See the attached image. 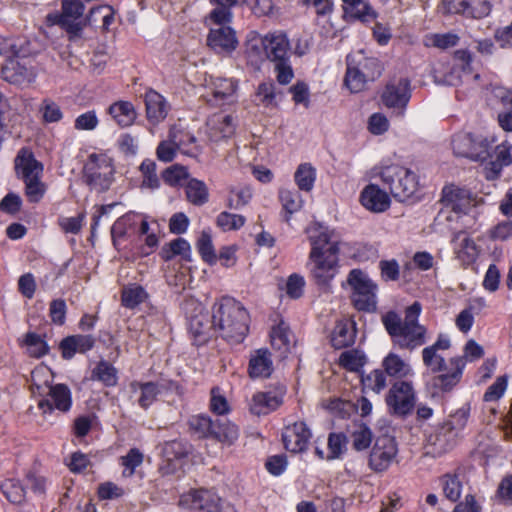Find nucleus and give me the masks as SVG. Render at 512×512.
<instances>
[{"instance_id":"423d86ee","label":"nucleus","mask_w":512,"mask_h":512,"mask_svg":"<svg viewBox=\"0 0 512 512\" xmlns=\"http://www.w3.org/2000/svg\"><path fill=\"white\" fill-rule=\"evenodd\" d=\"M115 167L112 158L104 153H92L84 165L86 183L98 192L107 191L114 182Z\"/></svg>"},{"instance_id":"8fccbe9b","label":"nucleus","mask_w":512,"mask_h":512,"mask_svg":"<svg viewBox=\"0 0 512 512\" xmlns=\"http://www.w3.org/2000/svg\"><path fill=\"white\" fill-rule=\"evenodd\" d=\"M157 165L152 159L142 161L139 170L142 175L141 188L148 190H156L160 187V179L156 173Z\"/></svg>"},{"instance_id":"49530a36","label":"nucleus","mask_w":512,"mask_h":512,"mask_svg":"<svg viewBox=\"0 0 512 512\" xmlns=\"http://www.w3.org/2000/svg\"><path fill=\"white\" fill-rule=\"evenodd\" d=\"M185 193L188 201L196 206H202L208 202L209 193L203 181L192 178L185 186Z\"/></svg>"},{"instance_id":"79ce46f5","label":"nucleus","mask_w":512,"mask_h":512,"mask_svg":"<svg viewBox=\"0 0 512 512\" xmlns=\"http://www.w3.org/2000/svg\"><path fill=\"white\" fill-rule=\"evenodd\" d=\"M53 377L46 366H38L31 372V390L34 395L44 396L52 387Z\"/></svg>"},{"instance_id":"6ab92c4d","label":"nucleus","mask_w":512,"mask_h":512,"mask_svg":"<svg viewBox=\"0 0 512 512\" xmlns=\"http://www.w3.org/2000/svg\"><path fill=\"white\" fill-rule=\"evenodd\" d=\"M448 13L463 14L472 18H484L491 12L489 0H443Z\"/></svg>"},{"instance_id":"052dcab7","label":"nucleus","mask_w":512,"mask_h":512,"mask_svg":"<svg viewBox=\"0 0 512 512\" xmlns=\"http://www.w3.org/2000/svg\"><path fill=\"white\" fill-rule=\"evenodd\" d=\"M115 11L110 5H100L92 8L86 17L87 23L92 25L97 23V15H101V28L108 30L114 22Z\"/></svg>"},{"instance_id":"5701e85b","label":"nucleus","mask_w":512,"mask_h":512,"mask_svg":"<svg viewBox=\"0 0 512 512\" xmlns=\"http://www.w3.org/2000/svg\"><path fill=\"white\" fill-rule=\"evenodd\" d=\"M442 202L456 213H467L474 205L471 192L456 186H447L443 189Z\"/></svg>"},{"instance_id":"13d9d810","label":"nucleus","mask_w":512,"mask_h":512,"mask_svg":"<svg viewBox=\"0 0 512 512\" xmlns=\"http://www.w3.org/2000/svg\"><path fill=\"white\" fill-rule=\"evenodd\" d=\"M214 426L215 421H212L211 418L206 415H194L189 419L190 429L200 438L212 437V433L215 429Z\"/></svg>"},{"instance_id":"58836bf2","label":"nucleus","mask_w":512,"mask_h":512,"mask_svg":"<svg viewBox=\"0 0 512 512\" xmlns=\"http://www.w3.org/2000/svg\"><path fill=\"white\" fill-rule=\"evenodd\" d=\"M38 114L43 124H56L63 120L64 112L61 106L52 98L42 99L38 106Z\"/></svg>"},{"instance_id":"b1692460","label":"nucleus","mask_w":512,"mask_h":512,"mask_svg":"<svg viewBox=\"0 0 512 512\" xmlns=\"http://www.w3.org/2000/svg\"><path fill=\"white\" fill-rule=\"evenodd\" d=\"M2 78L12 84H22L31 82L35 78V74L26 62L18 58H9L1 69Z\"/></svg>"},{"instance_id":"a18cd8bd","label":"nucleus","mask_w":512,"mask_h":512,"mask_svg":"<svg viewBox=\"0 0 512 512\" xmlns=\"http://www.w3.org/2000/svg\"><path fill=\"white\" fill-rule=\"evenodd\" d=\"M279 200L285 211V220L288 222L292 214L301 210L303 199L296 190L281 189L279 191Z\"/></svg>"},{"instance_id":"4468645a","label":"nucleus","mask_w":512,"mask_h":512,"mask_svg":"<svg viewBox=\"0 0 512 512\" xmlns=\"http://www.w3.org/2000/svg\"><path fill=\"white\" fill-rule=\"evenodd\" d=\"M397 453V444L392 436H379L370 452L369 466L374 471H384L392 464Z\"/></svg>"},{"instance_id":"6e6d98bb","label":"nucleus","mask_w":512,"mask_h":512,"mask_svg":"<svg viewBox=\"0 0 512 512\" xmlns=\"http://www.w3.org/2000/svg\"><path fill=\"white\" fill-rule=\"evenodd\" d=\"M421 354L423 364L431 374H436L446 368L447 361L440 354V351L435 350L433 347L426 346Z\"/></svg>"},{"instance_id":"4c0bfd02","label":"nucleus","mask_w":512,"mask_h":512,"mask_svg":"<svg viewBox=\"0 0 512 512\" xmlns=\"http://www.w3.org/2000/svg\"><path fill=\"white\" fill-rule=\"evenodd\" d=\"M20 346L26 348L30 357L41 358L49 353V345L44 336L35 332H27L20 341Z\"/></svg>"},{"instance_id":"ea45409f","label":"nucleus","mask_w":512,"mask_h":512,"mask_svg":"<svg viewBox=\"0 0 512 512\" xmlns=\"http://www.w3.org/2000/svg\"><path fill=\"white\" fill-rule=\"evenodd\" d=\"M138 222L140 223V235L146 236L149 233H151L148 221L141 215L134 212H130L117 219V221L114 223L112 227V234L114 235L118 233L119 235H122L126 233L127 226H132L134 224H137Z\"/></svg>"},{"instance_id":"09e8293b","label":"nucleus","mask_w":512,"mask_h":512,"mask_svg":"<svg viewBox=\"0 0 512 512\" xmlns=\"http://www.w3.org/2000/svg\"><path fill=\"white\" fill-rule=\"evenodd\" d=\"M212 437L218 441L232 445L239 437L238 427L229 420H216Z\"/></svg>"},{"instance_id":"20e7f679","label":"nucleus","mask_w":512,"mask_h":512,"mask_svg":"<svg viewBox=\"0 0 512 512\" xmlns=\"http://www.w3.org/2000/svg\"><path fill=\"white\" fill-rule=\"evenodd\" d=\"M351 288V302L358 311L373 313L377 310L378 285L361 269H352L347 276Z\"/></svg>"},{"instance_id":"c9c22d12","label":"nucleus","mask_w":512,"mask_h":512,"mask_svg":"<svg viewBox=\"0 0 512 512\" xmlns=\"http://www.w3.org/2000/svg\"><path fill=\"white\" fill-rule=\"evenodd\" d=\"M108 113L113 120L121 127L131 126L137 113L133 104L129 101H117L109 106Z\"/></svg>"},{"instance_id":"393cba45","label":"nucleus","mask_w":512,"mask_h":512,"mask_svg":"<svg viewBox=\"0 0 512 512\" xmlns=\"http://www.w3.org/2000/svg\"><path fill=\"white\" fill-rule=\"evenodd\" d=\"M266 58L271 62L290 58V42L285 33L272 32L265 35Z\"/></svg>"},{"instance_id":"bf43d9fd","label":"nucleus","mask_w":512,"mask_h":512,"mask_svg":"<svg viewBox=\"0 0 512 512\" xmlns=\"http://www.w3.org/2000/svg\"><path fill=\"white\" fill-rule=\"evenodd\" d=\"M181 256L185 260L191 258V246L184 238H177L169 243L168 249L164 248L162 257L164 260H171L175 256Z\"/></svg>"},{"instance_id":"dca6fc26","label":"nucleus","mask_w":512,"mask_h":512,"mask_svg":"<svg viewBox=\"0 0 512 512\" xmlns=\"http://www.w3.org/2000/svg\"><path fill=\"white\" fill-rule=\"evenodd\" d=\"M286 393L284 386H278L265 392H257L252 396L250 411L255 415H266L276 410L283 403Z\"/></svg>"},{"instance_id":"2eb2a0df","label":"nucleus","mask_w":512,"mask_h":512,"mask_svg":"<svg viewBox=\"0 0 512 512\" xmlns=\"http://www.w3.org/2000/svg\"><path fill=\"white\" fill-rule=\"evenodd\" d=\"M312 433L305 422H295L284 428L282 441L286 450L302 453L307 450Z\"/></svg>"},{"instance_id":"9d476101","label":"nucleus","mask_w":512,"mask_h":512,"mask_svg":"<svg viewBox=\"0 0 512 512\" xmlns=\"http://www.w3.org/2000/svg\"><path fill=\"white\" fill-rule=\"evenodd\" d=\"M85 6L81 0H62L61 13L49 14L48 22L53 25H60L70 35V40L80 37L81 31L87 23L83 19Z\"/></svg>"},{"instance_id":"f3484780","label":"nucleus","mask_w":512,"mask_h":512,"mask_svg":"<svg viewBox=\"0 0 512 512\" xmlns=\"http://www.w3.org/2000/svg\"><path fill=\"white\" fill-rule=\"evenodd\" d=\"M207 45L218 54H230L237 48L238 40L230 26L210 27Z\"/></svg>"},{"instance_id":"aec40b11","label":"nucleus","mask_w":512,"mask_h":512,"mask_svg":"<svg viewBox=\"0 0 512 512\" xmlns=\"http://www.w3.org/2000/svg\"><path fill=\"white\" fill-rule=\"evenodd\" d=\"M235 131L233 118L222 113L214 114L206 123V134L211 143L219 144L230 138Z\"/></svg>"},{"instance_id":"864d4df0","label":"nucleus","mask_w":512,"mask_h":512,"mask_svg":"<svg viewBox=\"0 0 512 512\" xmlns=\"http://www.w3.org/2000/svg\"><path fill=\"white\" fill-rule=\"evenodd\" d=\"M148 297L147 292L140 285H130L122 291V305L128 309H133L143 303Z\"/></svg>"},{"instance_id":"f8f14e48","label":"nucleus","mask_w":512,"mask_h":512,"mask_svg":"<svg viewBox=\"0 0 512 512\" xmlns=\"http://www.w3.org/2000/svg\"><path fill=\"white\" fill-rule=\"evenodd\" d=\"M491 144L492 142L487 137L467 132H459L452 138L454 154L474 161L486 160Z\"/></svg>"},{"instance_id":"f704fd0d","label":"nucleus","mask_w":512,"mask_h":512,"mask_svg":"<svg viewBox=\"0 0 512 512\" xmlns=\"http://www.w3.org/2000/svg\"><path fill=\"white\" fill-rule=\"evenodd\" d=\"M345 14L362 22H370L377 16L367 0H342Z\"/></svg>"},{"instance_id":"7c9ffc66","label":"nucleus","mask_w":512,"mask_h":512,"mask_svg":"<svg viewBox=\"0 0 512 512\" xmlns=\"http://www.w3.org/2000/svg\"><path fill=\"white\" fill-rule=\"evenodd\" d=\"M356 338L355 322L338 321L331 334V344L335 349H343L354 344Z\"/></svg>"},{"instance_id":"f257e3e1","label":"nucleus","mask_w":512,"mask_h":512,"mask_svg":"<svg viewBox=\"0 0 512 512\" xmlns=\"http://www.w3.org/2000/svg\"><path fill=\"white\" fill-rule=\"evenodd\" d=\"M311 244L307 263L310 277L318 285L327 287L339 272L340 239L335 230L319 222L305 230Z\"/></svg>"},{"instance_id":"bb28decb","label":"nucleus","mask_w":512,"mask_h":512,"mask_svg":"<svg viewBox=\"0 0 512 512\" xmlns=\"http://www.w3.org/2000/svg\"><path fill=\"white\" fill-rule=\"evenodd\" d=\"M360 201L366 209L376 213L384 212L390 206L388 194L375 184H370L363 189Z\"/></svg>"},{"instance_id":"a19ab883","label":"nucleus","mask_w":512,"mask_h":512,"mask_svg":"<svg viewBox=\"0 0 512 512\" xmlns=\"http://www.w3.org/2000/svg\"><path fill=\"white\" fill-rule=\"evenodd\" d=\"M133 392H139L138 403L143 409L149 408L157 399L160 393V385L154 382H137L134 381L130 384Z\"/></svg>"},{"instance_id":"603ef678","label":"nucleus","mask_w":512,"mask_h":512,"mask_svg":"<svg viewBox=\"0 0 512 512\" xmlns=\"http://www.w3.org/2000/svg\"><path fill=\"white\" fill-rule=\"evenodd\" d=\"M253 192L249 186H238L229 189L227 197V206L231 209H241L245 207L252 199Z\"/></svg>"},{"instance_id":"37998d69","label":"nucleus","mask_w":512,"mask_h":512,"mask_svg":"<svg viewBox=\"0 0 512 512\" xmlns=\"http://www.w3.org/2000/svg\"><path fill=\"white\" fill-rule=\"evenodd\" d=\"M270 338L272 346L283 353L289 351L293 342V335L284 321H280L272 328Z\"/></svg>"},{"instance_id":"3c124183","label":"nucleus","mask_w":512,"mask_h":512,"mask_svg":"<svg viewBox=\"0 0 512 512\" xmlns=\"http://www.w3.org/2000/svg\"><path fill=\"white\" fill-rule=\"evenodd\" d=\"M298 188L309 192L313 189L316 180V169L309 163L300 164L294 175Z\"/></svg>"},{"instance_id":"0e129e2a","label":"nucleus","mask_w":512,"mask_h":512,"mask_svg":"<svg viewBox=\"0 0 512 512\" xmlns=\"http://www.w3.org/2000/svg\"><path fill=\"white\" fill-rule=\"evenodd\" d=\"M459 37L454 33H433L425 36L424 44L427 47H436L439 49H448L458 44Z\"/></svg>"},{"instance_id":"2f4dec72","label":"nucleus","mask_w":512,"mask_h":512,"mask_svg":"<svg viewBox=\"0 0 512 512\" xmlns=\"http://www.w3.org/2000/svg\"><path fill=\"white\" fill-rule=\"evenodd\" d=\"M145 105L147 118L153 124H157L166 118L168 114L167 104L164 97L158 92L154 90L147 91Z\"/></svg>"},{"instance_id":"6e6552de","label":"nucleus","mask_w":512,"mask_h":512,"mask_svg":"<svg viewBox=\"0 0 512 512\" xmlns=\"http://www.w3.org/2000/svg\"><path fill=\"white\" fill-rule=\"evenodd\" d=\"M417 393L413 382L409 380L396 381L388 390L385 402L390 415L406 418L415 409Z\"/></svg>"},{"instance_id":"1a4fd4ad","label":"nucleus","mask_w":512,"mask_h":512,"mask_svg":"<svg viewBox=\"0 0 512 512\" xmlns=\"http://www.w3.org/2000/svg\"><path fill=\"white\" fill-rule=\"evenodd\" d=\"M182 309L188 320L189 332L199 342H205L211 331H216L213 323V317L209 316L205 306L196 298L187 297L183 304Z\"/></svg>"},{"instance_id":"72a5a7b5","label":"nucleus","mask_w":512,"mask_h":512,"mask_svg":"<svg viewBox=\"0 0 512 512\" xmlns=\"http://www.w3.org/2000/svg\"><path fill=\"white\" fill-rule=\"evenodd\" d=\"M171 139L178 144V151L187 156L197 157L201 152L196 137L179 126L171 128Z\"/></svg>"},{"instance_id":"5fc2aeb1","label":"nucleus","mask_w":512,"mask_h":512,"mask_svg":"<svg viewBox=\"0 0 512 512\" xmlns=\"http://www.w3.org/2000/svg\"><path fill=\"white\" fill-rule=\"evenodd\" d=\"M1 490L4 496L13 504H21L26 497V490L19 480L10 478L1 484Z\"/></svg>"},{"instance_id":"f03ea898","label":"nucleus","mask_w":512,"mask_h":512,"mask_svg":"<svg viewBox=\"0 0 512 512\" xmlns=\"http://www.w3.org/2000/svg\"><path fill=\"white\" fill-rule=\"evenodd\" d=\"M421 312V303L415 301L406 307L404 319L394 311L382 316V324L394 345L413 351L427 342V328L419 323Z\"/></svg>"},{"instance_id":"c85d7f7f","label":"nucleus","mask_w":512,"mask_h":512,"mask_svg":"<svg viewBox=\"0 0 512 512\" xmlns=\"http://www.w3.org/2000/svg\"><path fill=\"white\" fill-rule=\"evenodd\" d=\"M382 368L387 376L397 379H404L415 375L410 363L393 351L389 352L383 358Z\"/></svg>"},{"instance_id":"0eeeda50","label":"nucleus","mask_w":512,"mask_h":512,"mask_svg":"<svg viewBox=\"0 0 512 512\" xmlns=\"http://www.w3.org/2000/svg\"><path fill=\"white\" fill-rule=\"evenodd\" d=\"M204 93L205 101L215 107L232 105L238 100L239 82L234 78L205 76Z\"/></svg>"},{"instance_id":"e433bc0d","label":"nucleus","mask_w":512,"mask_h":512,"mask_svg":"<svg viewBox=\"0 0 512 512\" xmlns=\"http://www.w3.org/2000/svg\"><path fill=\"white\" fill-rule=\"evenodd\" d=\"M452 242L455 243L454 249L459 259L467 263L475 260L478 254L477 246L465 232H457Z\"/></svg>"},{"instance_id":"e2e57ef3","label":"nucleus","mask_w":512,"mask_h":512,"mask_svg":"<svg viewBox=\"0 0 512 512\" xmlns=\"http://www.w3.org/2000/svg\"><path fill=\"white\" fill-rule=\"evenodd\" d=\"M470 415V407L468 405L462 406L450 415L449 419L443 424L451 432H455L458 437L459 433L466 427Z\"/></svg>"},{"instance_id":"338daca9","label":"nucleus","mask_w":512,"mask_h":512,"mask_svg":"<svg viewBox=\"0 0 512 512\" xmlns=\"http://www.w3.org/2000/svg\"><path fill=\"white\" fill-rule=\"evenodd\" d=\"M348 439L343 433H330L326 460L339 459L345 453Z\"/></svg>"},{"instance_id":"4be33fe9","label":"nucleus","mask_w":512,"mask_h":512,"mask_svg":"<svg viewBox=\"0 0 512 512\" xmlns=\"http://www.w3.org/2000/svg\"><path fill=\"white\" fill-rule=\"evenodd\" d=\"M457 438L444 424L437 426L427 437L428 453L435 457L447 453L455 446Z\"/></svg>"},{"instance_id":"c756f323","label":"nucleus","mask_w":512,"mask_h":512,"mask_svg":"<svg viewBox=\"0 0 512 512\" xmlns=\"http://www.w3.org/2000/svg\"><path fill=\"white\" fill-rule=\"evenodd\" d=\"M183 502H189V508L195 512H216L219 498L209 490H194Z\"/></svg>"},{"instance_id":"774afa93","label":"nucleus","mask_w":512,"mask_h":512,"mask_svg":"<svg viewBox=\"0 0 512 512\" xmlns=\"http://www.w3.org/2000/svg\"><path fill=\"white\" fill-rule=\"evenodd\" d=\"M245 223L246 218L244 216L226 211L221 212L216 218L217 226L224 232L239 230Z\"/></svg>"},{"instance_id":"a211bd4d","label":"nucleus","mask_w":512,"mask_h":512,"mask_svg":"<svg viewBox=\"0 0 512 512\" xmlns=\"http://www.w3.org/2000/svg\"><path fill=\"white\" fill-rule=\"evenodd\" d=\"M46 395L50 396L51 401L43 398L38 402V407L43 413H51L54 409L61 412H68L71 409L72 394L65 384L52 385Z\"/></svg>"},{"instance_id":"4d7b16f0","label":"nucleus","mask_w":512,"mask_h":512,"mask_svg":"<svg viewBox=\"0 0 512 512\" xmlns=\"http://www.w3.org/2000/svg\"><path fill=\"white\" fill-rule=\"evenodd\" d=\"M363 389L379 394L387 386V375L382 369H374L367 375L361 376Z\"/></svg>"},{"instance_id":"69168bd1","label":"nucleus","mask_w":512,"mask_h":512,"mask_svg":"<svg viewBox=\"0 0 512 512\" xmlns=\"http://www.w3.org/2000/svg\"><path fill=\"white\" fill-rule=\"evenodd\" d=\"M265 45V35H254L248 39L246 53L252 62L258 63L267 59Z\"/></svg>"},{"instance_id":"c03bdc74","label":"nucleus","mask_w":512,"mask_h":512,"mask_svg":"<svg viewBox=\"0 0 512 512\" xmlns=\"http://www.w3.org/2000/svg\"><path fill=\"white\" fill-rule=\"evenodd\" d=\"M91 378L103 383L107 387H114L118 382V371L108 361L101 360L92 370Z\"/></svg>"},{"instance_id":"412c9836","label":"nucleus","mask_w":512,"mask_h":512,"mask_svg":"<svg viewBox=\"0 0 512 512\" xmlns=\"http://www.w3.org/2000/svg\"><path fill=\"white\" fill-rule=\"evenodd\" d=\"M14 162L16 175L22 181L42 177L43 164L35 158L29 149H20Z\"/></svg>"},{"instance_id":"7ed1b4c3","label":"nucleus","mask_w":512,"mask_h":512,"mask_svg":"<svg viewBox=\"0 0 512 512\" xmlns=\"http://www.w3.org/2000/svg\"><path fill=\"white\" fill-rule=\"evenodd\" d=\"M216 332L231 344L243 342L249 331V313L237 300L223 297L212 307Z\"/></svg>"},{"instance_id":"39448f33","label":"nucleus","mask_w":512,"mask_h":512,"mask_svg":"<svg viewBox=\"0 0 512 512\" xmlns=\"http://www.w3.org/2000/svg\"><path fill=\"white\" fill-rule=\"evenodd\" d=\"M378 174L389 187L391 194L399 201L407 200L417 191V176L399 164L382 165Z\"/></svg>"},{"instance_id":"ddd939ff","label":"nucleus","mask_w":512,"mask_h":512,"mask_svg":"<svg viewBox=\"0 0 512 512\" xmlns=\"http://www.w3.org/2000/svg\"><path fill=\"white\" fill-rule=\"evenodd\" d=\"M411 98L410 82L407 78L392 80L385 86L381 99L383 104L403 116Z\"/></svg>"},{"instance_id":"473e14b6","label":"nucleus","mask_w":512,"mask_h":512,"mask_svg":"<svg viewBox=\"0 0 512 512\" xmlns=\"http://www.w3.org/2000/svg\"><path fill=\"white\" fill-rule=\"evenodd\" d=\"M248 371L251 378L269 377L273 371L271 353L267 349L255 351L250 358Z\"/></svg>"},{"instance_id":"9b49d317","label":"nucleus","mask_w":512,"mask_h":512,"mask_svg":"<svg viewBox=\"0 0 512 512\" xmlns=\"http://www.w3.org/2000/svg\"><path fill=\"white\" fill-rule=\"evenodd\" d=\"M466 361L464 357H451L443 371L432 374L426 381V387L433 395L452 391L461 381Z\"/></svg>"},{"instance_id":"680f3d73","label":"nucleus","mask_w":512,"mask_h":512,"mask_svg":"<svg viewBox=\"0 0 512 512\" xmlns=\"http://www.w3.org/2000/svg\"><path fill=\"white\" fill-rule=\"evenodd\" d=\"M232 7L217 5L206 16L205 23L210 27L229 26L232 21Z\"/></svg>"},{"instance_id":"a878e982","label":"nucleus","mask_w":512,"mask_h":512,"mask_svg":"<svg viewBox=\"0 0 512 512\" xmlns=\"http://www.w3.org/2000/svg\"><path fill=\"white\" fill-rule=\"evenodd\" d=\"M346 62L349 66H354L360 73L371 81L378 78L382 73V67L377 58L368 57L362 50L352 52L347 55Z\"/></svg>"},{"instance_id":"cd10ccee","label":"nucleus","mask_w":512,"mask_h":512,"mask_svg":"<svg viewBox=\"0 0 512 512\" xmlns=\"http://www.w3.org/2000/svg\"><path fill=\"white\" fill-rule=\"evenodd\" d=\"M95 339L91 335L77 334L64 338L60 350L64 359H72L76 353H85L94 347Z\"/></svg>"},{"instance_id":"de8ad7c7","label":"nucleus","mask_w":512,"mask_h":512,"mask_svg":"<svg viewBox=\"0 0 512 512\" xmlns=\"http://www.w3.org/2000/svg\"><path fill=\"white\" fill-rule=\"evenodd\" d=\"M338 364L350 372H360L366 364V356L359 349L346 350L340 354Z\"/></svg>"}]
</instances>
